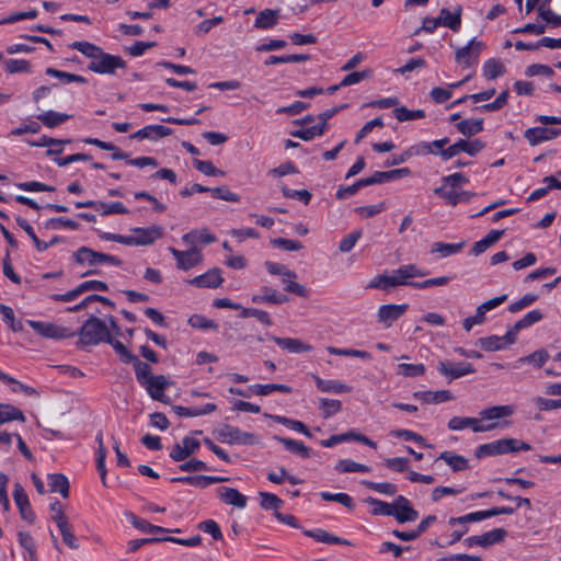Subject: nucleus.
<instances>
[{"instance_id": "obj_64", "label": "nucleus", "mask_w": 561, "mask_h": 561, "mask_svg": "<svg viewBox=\"0 0 561 561\" xmlns=\"http://www.w3.org/2000/svg\"><path fill=\"white\" fill-rule=\"evenodd\" d=\"M537 11L539 16L551 27L561 26V15L556 14L551 9L540 5Z\"/></svg>"}, {"instance_id": "obj_11", "label": "nucleus", "mask_w": 561, "mask_h": 561, "mask_svg": "<svg viewBox=\"0 0 561 561\" xmlns=\"http://www.w3.org/2000/svg\"><path fill=\"white\" fill-rule=\"evenodd\" d=\"M201 447L199 440L194 437L185 436L181 443H176L170 453V458L173 461H183L190 456L196 454Z\"/></svg>"}, {"instance_id": "obj_16", "label": "nucleus", "mask_w": 561, "mask_h": 561, "mask_svg": "<svg viewBox=\"0 0 561 561\" xmlns=\"http://www.w3.org/2000/svg\"><path fill=\"white\" fill-rule=\"evenodd\" d=\"M393 517L398 523L403 524L407 522H414L419 517V513L411 506L410 501L403 495L396 497V508Z\"/></svg>"}, {"instance_id": "obj_48", "label": "nucleus", "mask_w": 561, "mask_h": 561, "mask_svg": "<svg viewBox=\"0 0 561 561\" xmlns=\"http://www.w3.org/2000/svg\"><path fill=\"white\" fill-rule=\"evenodd\" d=\"M465 243V241L459 243L435 242L432 247V252L439 253L442 256L446 257L458 253L463 248Z\"/></svg>"}, {"instance_id": "obj_1", "label": "nucleus", "mask_w": 561, "mask_h": 561, "mask_svg": "<svg viewBox=\"0 0 561 561\" xmlns=\"http://www.w3.org/2000/svg\"><path fill=\"white\" fill-rule=\"evenodd\" d=\"M426 271L419 268L415 264H405L393 271L391 275H378L369 283L370 288H379L389 291L391 287L405 286L408 279L424 277Z\"/></svg>"}, {"instance_id": "obj_14", "label": "nucleus", "mask_w": 561, "mask_h": 561, "mask_svg": "<svg viewBox=\"0 0 561 561\" xmlns=\"http://www.w3.org/2000/svg\"><path fill=\"white\" fill-rule=\"evenodd\" d=\"M75 206L77 208H93L95 210L101 211L102 216H108L112 214H128V209L121 202H113L111 204H106L99 201H87V202H76Z\"/></svg>"}, {"instance_id": "obj_25", "label": "nucleus", "mask_w": 561, "mask_h": 561, "mask_svg": "<svg viewBox=\"0 0 561 561\" xmlns=\"http://www.w3.org/2000/svg\"><path fill=\"white\" fill-rule=\"evenodd\" d=\"M280 16L279 9H264L259 12L255 21L254 27L260 30H268L277 25Z\"/></svg>"}, {"instance_id": "obj_24", "label": "nucleus", "mask_w": 561, "mask_h": 561, "mask_svg": "<svg viewBox=\"0 0 561 561\" xmlns=\"http://www.w3.org/2000/svg\"><path fill=\"white\" fill-rule=\"evenodd\" d=\"M279 347L288 351L289 353H304L311 352L313 347L310 344L294 337H278L275 335L270 336Z\"/></svg>"}, {"instance_id": "obj_15", "label": "nucleus", "mask_w": 561, "mask_h": 561, "mask_svg": "<svg viewBox=\"0 0 561 561\" xmlns=\"http://www.w3.org/2000/svg\"><path fill=\"white\" fill-rule=\"evenodd\" d=\"M13 499L20 511L21 517L32 524L35 520V514L31 507L28 496L20 483L14 484Z\"/></svg>"}, {"instance_id": "obj_42", "label": "nucleus", "mask_w": 561, "mask_h": 561, "mask_svg": "<svg viewBox=\"0 0 561 561\" xmlns=\"http://www.w3.org/2000/svg\"><path fill=\"white\" fill-rule=\"evenodd\" d=\"M334 469L340 473H351V472H368L370 468L366 465L356 462L351 459H341L335 465Z\"/></svg>"}, {"instance_id": "obj_53", "label": "nucleus", "mask_w": 561, "mask_h": 561, "mask_svg": "<svg viewBox=\"0 0 561 561\" xmlns=\"http://www.w3.org/2000/svg\"><path fill=\"white\" fill-rule=\"evenodd\" d=\"M484 147L485 144L480 139H474L472 141H468L465 139L458 140V148L460 149V152H466L471 157L479 153L481 150L484 149Z\"/></svg>"}, {"instance_id": "obj_52", "label": "nucleus", "mask_w": 561, "mask_h": 561, "mask_svg": "<svg viewBox=\"0 0 561 561\" xmlns=\"http://www.w3.org/2000/svg\"><path fill=\"white\" fill-rule=\"evenodd\" d=\"M320 409L322 410L323 419H329L341 411L342 403L340 400L322 398L320 399Z\"/></svg>"}, {"instance_id": "obj_18", "label": "nucleus", "mask_w": 561, "mask_h": 561, "mask_svg": "<svg viewBox=\"0 0 561 561\" xmlns=\"http://www.w3.org/2000/svg\"><path fill=\"white\" fill-rule=\"evenodd\" d=\"M561 135V128L531 127L526 129L524 136L531 146L551 140Z\"/></svg>"}, {"instance_id": "obj_17", "label": "nucleus", "mask_w": 561, "mask_h": 561, "mask_svg": "<svg viewBox=\"0 0 561 561\" xmlns=\"http://www.w3.org/2000/svg\"><path fill=\"white\" fill-rule=\"evenodd\" d=\"M169 386L168 379L163 375H158L154 378H150L144 387L153 400L169 403L170 399L163 393Z\"/></svg>"}, {"instance_id": "obj_23", "label": "nucleus", "mask_w": 561, "mask_h": 561, "mask_svg": "<svg viewBox=\"0 0 561 561\" xmlns=\"http://www.w3.org/2000/svg\"><path fill=\"white\" fill-rule=\"evenodd\" d=\"M218 497L226 504L244 508L247 506V496L234 488L221 486L217 489Z\"/></svg>"}, {"instance_id": "obj_46", "label": "nucleus", "mask_w": 561, "mask_h": 561, "mask_svg": "<svg viewBox=\"0 0 561 561\" xmlns=\"http://www.w3.org/2000/svg\"><path fill=\"white\" fill-rule=\"evenodd\" d=\"M367 503L373 506L374 515H385V516H393V511L396 508V501L391 504L374 499L368 497Z\"/></svg>"}, {"instance_id": "obj_40", "label": "nucleus", "mask_w": 561, "mask_h": 561, "mask_svg": "<svg viewBox=\"0 0 561 561\" xmlns=\"http://www.w3.org/2000/svg\"><path fill=\"white\" fill-rule=\"evenodd\" d=\"M264 416L265 417H270V419L274 420L277 423H280V424H284L286 426H289L291 430L297 431L299 433H302L307 437H311L310 431L300 421L291 420V419H288L286 416H280V415H271V414H267V413H265Z\"/></svg>"}, {"instance_id": "obj_47", "label": "nucleus", "mask_w": 561, "mask_h": 561, "mask_svg": "<svg viewBox=\"0 0 561 561\" xmlns=\"http://www.w3.org/2000/svg\"><path fill=\"white\" fill-rule=\"evenodd\" d=\"M91 301H100L103 305L110 306L111 308L115 307V304L112 300H110L108 298H106L104 296H101V295L92 294V295L87 296L78 305H76L73 307H69L67 309V311H69V312H78V311H80L82 309H85L91 304Z\"/></svg>"}, {"instance_id": "obj_27", "label": "nucleus", "mask_w": 561, "mask_h": 561, "mask_svg": "<svg viewBox=\"0 0 561 561\" xmlns=\"http://www.w3.org/2000/svg\"><path fill=\"white\" fill-rule=\"evenodd\" d=\"M413 397L426 404H436L454 399L449 390L417 391L413 393Z\"/></svg>"}, {"instance_id": "obj_62", "label": "nucleus", "mask_w": 561, "mask_h": 561, "mask_svg": "<svg viewBox=\"0 0 561 561\" xmlns=\"http://www.w3.org/2000/svg\"><path fill=\"white\" fill-rule=\"evenodd\" d=\"M472 196L473 194L467 191H448L446 194H444V199L448 205L456 206L460 202H469L472 198Z\"/></svg>"}, {"instance_id": "obj_37", "label": "nucleus", "mask_w": 561, "mask_h": 561, "mask_svg": "<svg viewBox=\"0 0 561 561\" xmlns=\"http://www.w3.org/2000/svg\"><path fill=\"white\" fill-rule=\"evenodd\" d=\"M249 390L256 396H267L273 391H279L284 393L293 392L291 387L283 383L253 385Z\"/></svg>"}, {"instance_id": "obj_51", "label": "nucleus", "mask_w": 561, "mask_h": 561, "mask_svg": "<svg viewBox=\"0 0 561 561\" xmlns=\"http://www.w3.org/2000/svg\"><path fill=\"white\" fill-rule=\"evenodd\" d=\"M259 496L261 497L260 505L264 510H274L278 511L284 502L277 495L268 492H260Z\"/></svg>"}, {"instance_id": "obj_43", "label": "nucleus", "mask_w": 561, "mask_h": 561, "mask_svg": "<svg viewBox=\"0 0 561 561\" xmlns=\"http://www.w3.org/2000/svg\"><path fill=\"white\" fill-rule=\"evenodd\" d=\"M438 459H442L447 465H449L451 467L453 471L466 470L469 467L467 458L459 456V455H455L450 451L442 453L439 455Z\"/></svg>"}, {"instance_id": "obj_44", "label": "nucleus", "mask_w": 561, "mask_h": 561, "mask_svg": "<svg viewBox=\"0 0 561 561\" xmlns=\"http://www.w3.org/2000/svg\"><path fill=\"white\" fill-rule=\"evenodd\" d=\"M45 73L49 77L58 78L62 83H71V82L87 83L88 82V80L82 76L65 72V71H61V70H58L55 68H47L45 70Z\"/></svg>"}, {"instance_id": "obj_61", "label": "nucleus", "mask_w": 561, "mask_h": 561, "mask_svg": "<svg viewBox=\"0 0 561 561\" xmlns=\"http://www.w3.org/2000/svg\"><path fill=\"white\" fill-rule=\"evenodd\" d=\"M71 47L73 49L79 50L81 54H83L91 60H94V58L98 56L99 51L102 49L99 46H95L94 44H91L88 42H73L71 44Z\"/></svg>"}, {"instance_id": "obj_26", "label": "nucleus", "mask_w": 561, "mask_h": 561, "mask_svg": "<svg viewBox=\"0 0 561 561\" xmlns=\"http://www.w3.org/2000/svg\"><path fill=\"white\" fill-rule=\"evenodd\" d=\"M252 301L254 304L267 302L273 305H282L288 301V297L279 294L276 289L263 286L261 288V294L252 296Z\"/></svg>"}, {"instance_id": "obj_32", "label": "nucleus", "mask_w": 561, "mask_h": 561, "mask_svg": "<svg viewBox=\"0 0 561 561\" xmlns=\"http://www.w3.org/2000/svg\"><path fill=\"white\" fill-rule=\"evenodd\" d=\"M49 491L59 492L64 499L69 497V481L62 473L48 474Z\"/></svg>"}, {"instance_id": "obj_59", "label": "nucleus", "mask_w": 561, "mask_h": 561, "mask_svg": "<svg viewBox=\"0 0 561 561\" xmlns=\"http://www.w3.org/2000/svg\"><path fill=\"white\" fill-rule=\"evenodd\" d=\"M188 324L192 328L201 329V330H207V329L217 330L218 329V324L214 320L207 319L202 314L191 316L188 319Z\"/></svg>"}, {"instance_id": "obj_9", "label": "nucleus", "mask_w": 561, "mask_h": 561, "mask_svg": "<svg viewBox=\"0 0 561 561\" xmlns=\"http://www.w3.org/2000/svg\"><path fill=\"white\" fill-rule=\"evenodd\" d=\"M437 370L443 376L447 377L449 381L458 379L469 374H473L476 369L472 364L467 362L453 363L448 360H442L437 364Z\"/></svg>"}, {"instance_id": "obj_19", "label": "nucleus", "mask_w": 561, "mask_h": 561, "mask_svg": "<svg viewBox=\"0 0 561 561\" xmlns=\"http://www.w3.org/2000/svg\"><path fill=\"white\" fill-rule=\"evenodd\" d=\"M130 231L135 236L137 245L141 247L150 245L163 236V228L157 225L147 228H133Z\"/></svg>"}, {"instance_id": "obj_36", "label": "nucleus", "mask_w": 561, "mask_h": 561, "mask_svg": "<svg viewBox=\"0 0 561 561\" xmlns=\"http://www.w3.org/2000/svg\"><path fill=\"white\" fill-rule=\"evenodd\" d=\"M71 116L65 113H58L55 111H47L37 116V119L43 123L46 127L54 128L66 121H68Z\"/></svg>"}, {"instance_id": "obj_49", "label": "nucleus", "mask_w": 561, "mask_h": 561, "mask_svg": "<svg viewBox=\"0 0 561 561\" xmlns=\"http://www.w3.org/2000/svg\"><path fill=\"white\" fill-rule=\"evenodd\" d=\"M96 440L99 443L96 468L100 473L103 485H106V468H105L106 449L103 445V438H102L101 434H99L96 436Z\"/></svg>"}, {"instance_id": "obj_30", "label": "nucleus", "mask_w": 561, "mask_h": 561, "mask_svg": "<svg viewBox=\"0 0 561 561\" xmlns=\"http://www.w3.org/2000/svg\"><path fill=\"white\" fill-rule=\"evenodd\" d=\"M515 409L513 405H494L480 411L479 415L481 420L492 421L502 417L511 416Z\"/></svg>"}, {"instance_id": "obj_10", "label": "nucleus", "mask_w": 561, "mask_h": 561, "mask_svg": "<svg viewBox=\"0 0 561 561\" xmlns=\"http://www.w3.org/2000/svg\"><path fill=\"white\" fill-rule=\"evenodd\" d=\"M169 251L176 260L178 268L183 271H187L198 265L203 261V255L196 247H192L187 251H180L176 250L175 248H169Z\"/></svg>"}, {"instance_id": "obj_34", "label": "nucleus", "mask_w": 561, "mask_h": 561, "mask_svg": "<svg viewBox=\"0 0 561 561\" xmlns=\"http://www.w3.org/2000/svg\"><path fill=\"white\" fill-rule=\"evenodd\" d=\"M305 535L316 539L317 541L324 542V543H336V545H345V546L352 545L351 541L340 538L337 536L331 535L330 533H328L327 530H323V529L306 530Z\"/></svg>"}, {"instance_id": "obj_35", "label": "nucleus", "mask_w": 561, "mask_h": 561, "mask_svg": "<svg viewBox=\"0 0 561 561\" xmlns=\"http://www.w3.org/2000/svg\"><path fill=\"white\" fill-rule=\"evenodd\" d=\"M482 72L485 79L494 80L504 75L505 66L500 59L491 58L483 64Z\"/></svg>"}, {"instance_id": "obj_3", "label": "nucleus", "mask_w": 561, "mask_h": 561, "mask_svg": "<svg viewBox=\"0 0 561 561\" xmlns=\"http://www.w3.org/2000/svg\"><path fill=\"white\" fill-rule=\"evenodd\" d=\"M125 68L126 61L121 56L104 53L102 49L88 65V70L99 75H115L116 69Z\"/></svg>"}, {"instance_id": "obj_45", "label": "nucleus", "mask_w": 561, "mask_h": 561, "mask_svg": "<svg viewBox=\"0 0 561 561\" xmlns=\"http://www.w3.org/2000/svg\"><path fill=\"white\" fill-rule=\"evenodd\" d=\"M426 371L424 364H407L401 363L397 366V374L403 377H419Z\"/></svg>"}, {"instance_id": "obj_29", "label": "nucleus", "mask_w": 561, "mask_h": 561, "mask_svg": "<svg viewBox=\"0 0 561 561\" xmlns=\"http://www.w3.org/2000/svg\"><path fill=\"white\" fill-rule=\"evenodd\" d=\"M313 379L316 381L317 388L322 392L348 393L352 391L350 386L337 380H325L319 376H313Z\"/></svg>"}, {"instance_id": "obj_13", "label": "nucleus", "mask_w": 561, "mask_h": 561, "mask_svg": "<svg viewBox=\"0 0 561 561\" xmlns=\"http://www.w3.org/2000/svg\"><path fill=\"white\" fill-rule=\"evenodd\" d=\"M507 531L503 528H496L484 533L480 536H471L463 540L467 547L481 546L483 548L490 547L494 543L501 542L506 537Z\"/></svg>"}, {"instance_id": "obj_54", "label": "nucleus", "mask_w": 561, "mask_h": 561, "mask_svg": "<svg viewBox=\"0 0 561 561\" xmlns=\"http://www.w3.org/2000/svg\"><path fill=\"white\" fill-rule=\"evenodd\" d=\"M4 69L9 73H28L31 72V64L25 59H9L4 62Z\"/></svg>"}, {"instance_id": "obj_12", "label": "nucleus", "mask_w": 561, "mask_h": 561, "mask_svg": "<svg viewBox=\"0 0 561 561\" xmlns=\"http://www.w3.org/2000/svg\"><path fill=\"white\" fill-rule=\"evenodd\" d=\"M516 341L514 336V332L508 330L506 334L499 336V335H491L486 337H480L477 340V345H480V347L485 352H494V351H501L512 344H514Z\"/></svg>"}, {"instance_id": "obj_55", "label": "nucleus", "mask_w": 561, "mask_h": 561, "mask_svg": "<svg viewBox=\"0 0 561 561\" xmlns=\"http://www.w3.org/2000/svg\"><path fill=\"white\" fill-rule=\"evenodd\" d=\"M394 116L399 122L405 121H414L425 117V112L423 110H409L404 106L397 107L394 110Z\"/></svg>"}, {"instance_id": "obj_21", "label": "nucleus", "mask_w": 561, "mask_h": 561, "mask_svg": "<svg viewBox=\"0 0 561 561\" xmlns=\"http://www.w3.org/2000/svg\"><path fill=\"white\" fill-rule=\"evenodd\" d=\"M408 309V305H383L378 310L379 322L390 327L398 320Z\"/></svg>"}, {"instance_id": "obj_50", "label": "nucleus", "mask_w": 561, "mask_h": 561, "mask_svg": "<svg viewBox=\"0 0 561 561\" xmlns=\"http://www.w3.org/2000/svg\"><path fill=\"white\" fill-rule=\"evenodd\" d=\"M320 496L323 501L337 502L348 510H353L355 506L353 499L346 493L321 492Z\"/></svg>"}, {"instance_id": "obj_8", "label": "nucleus", "mask_w": 561, "mask_h": 561, "mask_svg": "<svg viewBox=\"0 0 561 561\" xmlns=\"http://www.w3.org/2000/svg\"><path fill=\"white\" fill-rule=\"evenodd\" d=\"M218 438L227 444L251 445L256 442V437L252 433L243 432L231 425H224L218 430Z\"/></svg>"}, {"instance_id": "obj_41", "label": "nucleus", "mask_w": 561, "mask_h": 561, "mask_svg": "<svg viewBox=\"0 0 561 561\" xmlns=\"http://www.w3.org/2000/svg\"><path fill=\"white\" fill-rule=\"evenodd\" d=\"M543 318L541 311L539 310H531L529 311L524 318L518 320L514 327L511 329L512 332H514V336L516 337L518 331L526 329L537 322H539Z\"/></svg>"}, {"instance_id": "obj_58", "label": "nucleus", "mask_w": 561, "mask_h": 561, "mask_svg": "<svg viewBox=\"0 0 561 561\" xmlns=\"http://www.w3.org/2000/svg\"><path fill=\"white\" fill-rule=\"evenodd\" d=\"M136 378L141 386H145L150 378H154L152 375L151 368L147 363L141 360H137L134 365Z\"/></svg>"}, {"instance_id": "obj_20", "label": "nucleus", "mask_w": 561, "mask_h": 561, "mask_svg": "<svg viewBox=\"0 0 561 561\" xmlns=\"http://www.w3.org/2000/svg\"><path fill=\"white\" fill-rule=\"evenodd\" d=\"M172 134V129L164 125H148L129 136L130 139L157 140Z\"/></svg>"}, {"instance_id": "obj_60", "label": "nucleus", "mask_w": 561, "mask_h": 561, "mask_svg": "<svg viewBox=\"0 0 561 561\" xmlns=\"http://www.w3.org/2000/svg\"><path fill=\"white\" fill-rule=\"evenodd\" d=\"M363 484L373 491L386 495H394L398 491L397 485L390 482L364 481Z\"/></svg>"}, {"instance_id": "obj_22", "label": "nucleus", "mask_w": 561, "mask_h": 561, "mask_svg": "<svg viewBox=\"0 0 561 561\" xmlns=\"http://www.w3.org/2000/svg\"><path fill=\"white\" fill-rule=\"evenodd\" d=\"M222 282L224 278L221 277L220 270L215 267L203 275L194 277L190 280V284L202 288H217Z\"/></svg>"}, {"instance_id": "obj_5", "label": "nucleus", "mask_w": 561, "mask_h": 561, "mask_svg": "<svg viewBox=\"0 0 561 561\" xmlns=\"http://www.w3.org/2000/svg\"><path fill=\"white\" fill-rule=\"evenodd\" d=\"M27 324L41 336L46 339L61 340L75 335L69 329L53 322L28 320Z\"/></svg>"}, {"instance_id": "obj_56", "label": "nucleus", "mask_w": 561, "mask_h": 561, "mask_svg": "<svg viewBox=\"0 0 561 561\" xmlns=\"http://www.w3.org/2000/svg\"><path fill=\"white\" fill-rule=\"evenodd\" d=\"M0 313L3 317V321L10 327L13 332H20L23 330L21 321H16L13 309L5 305H0Z\"/></svg>"}, {"instance_id": "obj_28", "label": "nucleus", "mask_w": 561, "mask_h": 561, "mask_svg": "<svg viewBox=\"0 0 561 561\" xmlns=\"http://www.w3.org/2000/svg\"><path fill=\"white\" fill-rule=\"evenodd\" d=\"M438 18L442 25L456 32L460 28L461 24V7L458 5L454 12L443 8Z\"/></svg>"}, {"instance_id": "obj_57", "label": "nucleus", "mask_w": 561, "mask_h": 561, "mask_svg": "<svg viewBox=\"0 0 561 561\" xmlns=\"http://www.w3.org/2000/svg\"><path fill=\"white\" fill-rule=\"evenodd\" d=\"M490 517V511H478L473 513H469L467 515L460 516V517H453L449 519L450 525L455 524H465V523H471V522H480L485 518Z\"/></svg>"}, {"instance_id": "obj_7", "label": "nucleus", "mask_w": 561, "mask_h": 561, "mask_svg": "<svg viewBox=\"0 0 561 561\" xmlns=\"http://www.w3.org/2000/svg\"><path fill=\"white\" fill-rule=\"evenodd\" d=\"M514 438H501L497 440H493L488 444L480 445L474 453V456L478 459L489 457V456H499L512 453L511 449L514 448Z\"/></svg>"}, {"instance_id": "obj_4", "label": "nucleus", "mask_w": 561, "mask_h": 561, "mask_svg": "<svg viewBox=\"0 0 561 561\" xmlns=\"http://www.w3.org/2000/svg\"><path fill=\"white\" fill-rule=\"evenodd\" d=\"M73 259L80 265L88 264L90 266H96L102 264H112L115 266H121L123 263V261L117 256L102 252H96L88 247H81L76 252H73Z\"/></svg>"}, {"instance_id": "obj_6", "label": "nucleus", "mask_w": 561, "mask_h": 561, "mask_svg": "<svg viewBox=\"0 0 561 561\" xmlns=\"http://www.w3.org/2000/svg\"><path fill=\"white\" fill-rule=\"evenodd\" d=\"M485 45L481 41L471 39L468 45L460 47L455 53L456 61L462 67H470L478 61V58Z\"/></svg>"}, {"instance_id": "obj_38", "label": "nucleus", "mask_w": 561, "mask_h": 561, "mask_svg": "<svg viewBox=\"0 0 561 561\" xmlns=\"http://www.w3.org/2000/svg\"><path fill=\"white\" fill-rule=\"evenodd\" d=\"M457 129L465 136L471 137L483 129V119H463L456 124Z\"/></svg>"}, {"instance_id": "obj_2", "label": "nucleus", "mask_w": 561, "mask_h": 561, "mask_svg": "<svg viewBox=\"0 0 561 561\" xmlns=\"http://www.w3.org/2000/svg\"><path fill=\"white\" fill-rule=\"evenodd\" d=\"M78 334L80 337L78 344L82 347L106 343L112 336L106 323L94 316L83 323Z\"/></svg>"}, {"instance_id": "obj_33", "label": "nucleus", "mask_w": 561, "mask_h": 561, "mask_svg": "<svg viewBox=\"0 0 561 561\" xmlns=\"http://www.w3.org/2000/svg\"><path fill=\"white\" fill-rule=\"evenodd\" d=\"M274 439L283 444L288 451L298 455L301 458L307 459L310 457V449L299 440L280 436H274Z\"/></svg>"}, {"instance_id": "obj_39", "label": "nucleus", "mask_w": 561, "mask_h": 561, "mask_svg": "<svg viewBox=\"0 0 561 561\" xmlns=\"http://www.w3.org/2000/svg\"><path fill=\"white\" fill-rule=\"evenodd\" d=\"M10 421L25 422L23 412L10 404L0 403V425Z\"/></svg>"}, {"instance_id": "obj_63", "label": "nucleus", "mask_w": 561, "mask_h": 561, "mask_svg": "<svg viewBox=\"0 0 561 561\" xmlns=\"http://www.w3.org/2000/svg\"><path fill=\"white\" fill-rule=\"evenodd\" d=\"M360 237V229L352 231L341 240L339 244V250L343 253L350 252L355 247L356 242L359 240Z\"/></svg>"}, {"instance_id": "obj_31", "label": "nucleus", "mask_w": 561, "mask_h": 561, "mask_svg": "<svg viewBox=\"0 0 561 561\" xmlns=\"http://www.w3.org/2000/svg\"><path fill=\"white\" fill-rule=\"evenodd\" d=\"M182 240L186 244L195 247L196 242L209 244L216 241V237L211 234L206 228L201 230H192L182 237Z\"/></svg>"}]
</instances>
